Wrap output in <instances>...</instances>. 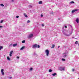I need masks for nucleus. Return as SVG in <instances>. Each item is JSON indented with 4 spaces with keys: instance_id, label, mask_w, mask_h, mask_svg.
Returning a JSON list of instances; mask_svg holds the SVG:
<instances>
[{
    "instance_id": "nucleus-1",
    "label": "nucleus",
    "mask_w": 79,
    "mask_h": 79,
    "mask_svg": "<svg viewBox=\"0 0 79 79\" xmlns=\"http://www.w3.org/2000/svg\"><path fill=\"white\" fill-rule=\"evenodd\" d=\"M63 33L64 34V35H67V36L69 35V32H68V31L67 30H63Z\"/></svg>"
},
{
    "instance_id": "nucleus-2",
    "label": "nucleus",
    "mask_w": 79,
    "mask_h": 79,
    "mask_svg": "<svg viewBox=\"0 0 79 79\" xmlns=\"http://www.w3.org/2000/svg\"><path fill=\"white\" fill-rule=\"evenodd\" d=\"M40 48L39 45H37V44H35L32 46L33 48Z\"/></svg>"
},
{
    "instance_id": "nucleus-3",
    "label": "nucleus",
    "mask_w": 79,
    "mask_h": 79,
    "mask_svg": "<svg viewBox=\"0 0 79 79\" xmlns=\"http://www.w3.org/2000/svg\"><path fill=\"white\" fill-rule=\"evenodd\" d=\"M45 53H46V56H49V51L48 49H46L45 50Z\"/></svg>"
},
{
    "instance_id": "nucleus-4",
    "label": "nucleus",
    "mask_w": 79,
    "mask_h": 79,
    "mask_svg": "<svg viewBox=\"0 0 79 79\" xmlns=\"http://www.w3.org/2000/svg\"><path fill=\"white\" fill-rule=\"evenodd\" d=\"M70 29H71V30H70V33H69L70 35V34H71L73 33V27H72L71 25H70Z\"/></svg>"
},
{
    "instance_id": "nucleus-5",
    "label": "nucleus",
    "mask_w": 79,
    "mask_h": 79,
    "mask_svg": "<svg viewBox=\"0 0 79 79\" xmlns=\"http://www.w3.org/2000/svg\"><path fill=\"white\" fill-rule=\"evenodd\" d=\"M59 70H60V71H64L65 70V69L64 67H59L58 68Z\"/></svg>"
},
{
    "instance_id": "nucleus-6",
    "label": "nucleus",
    "mask_w": 79,
    "mask_h": 79,
    "mask_svg": "<svg viewBox=\"0 0 79 79\" xmlns=\"http://www.w3.org/2000/svg\"><path fill=\"white\" fill-rule=\"evenodd\" d=\"M68 56V55L66 53H64L62 54V56L63 58H66V56Z\"/></svg>"
},
{
    "instance_id": "nucleus-7",
    "label": "nucleus",
    "mask_w": 79,
    "mask_h": 79,
    "mask_svg": "<svg viewBox=\"0 0 79 79\" xmlns=\"http://www.w3.org/2000/svg\"><path fill=\"white\" fill-rule=\"evenodd\" d=\"M4 70H3V69H1V74H2L3 76H4V75H5V73H4Z\"/></svg>"
},
{
    "instance_id": "nucleus-8",
    "label": "nucleus",
    "mask_w": 79,
    "mask_h": 79,
    "mask_svg": "<svg viewBox=\"0 0 79 79\" xmlns=\"http://www.w3.org/2000/svg\"><path fill=\"white\" fill-rule=\"evenodd\" d=\"M13 51H11L10 52V56H12V55H11L13 54Z\"/></svg>"
},
{
    "instance_id": "nucleus-9",
    "label": "nucleus",
    "mask_w": 79,
    "mask_h": 79,
    "mask_svg": "<svg viewBox=\"0 0 79 79\" xmlns=\"http://www.w3.org/2000/svg\"><path fill=\"white\" fill-rule=\"evenodd\" d=\"M32 36H33V34H30L28 36V38H31Z\"/></svg>"
},
{
    "instance_id": "nucleus-10",
    "label": "nucleus",
    "mask_w": 79,
    "mask_h": 79,
    "mask_svg": "<svg viewBox=\"0 0 79 79\" xmlns=\"http://www.w3.org/2000/svg\"><path fill=\"white\" fill-rule=\"evenodd\" d=\"M77 11V9H75L73 10L72 11V13H74L75 11Z\"/></svg>"
},
{
    "instance_id": "nucleus-11",
    "label": "nucleus",
    "mask_w": 79,
    "mask_h": 79,
    "mask_svg": "<svg viewBox=\"0 0 79 79\" xmlns=\"http://www.w3.org/2000/svg\"><path fill=\"white\" fill-rule=\"evenodd\" d=\"M76 22H77V24H79V19L77 18L76 19Z\"/></svg>"
},
{
    "instance_id": "nucleus-12",
    "label": "nucleus",
    "mask_w": 79,
    "mask_h": 79,
    "mask_svg": "<svg viewBox=\"0 0 79 79\" xmlns=\"http://www.w3.org/2000/svg\"><path fill=\"white\" fill-rule=\"evenodd\" d=\"M24 48H25V47L23 46L20 49V50H23V49H24Z\"/></svg>"
},
{
    "instance_id": "nucleus-13",
    "label": "nucleus",
    "mask_w": 79,
    "mask_h": 79,
    "mask_svg": "<svg viewBox=\"0 0 79 79\" xmlns=\"http://www.w3.org/2000/svg\"><path fill=\"white\" fill-rule=\"evenodd\" d=\"M7 59L8 61H10V58L9 57V56H7Z\"/></svg>"
},
{
    "instance_id": "nucleus-14",
    "label": "nucleus",
    "mask_w": 79,
    "mask_h": 79,
    "mask_svg": "<svg viewBox=\"0 0 79 79\" xmlns=\"http://www.w3.org/2000/svg\"><path fill=\"white\" fill-rule=\"evenodd\" d=\"M17 46V44H13V47H16Z\"/></svg>"
},
{
    "instance_id": "nucleus-15",
    "label": "nucleus",
    "mask_w": 79,
    "mask_h": 79,
    "mask_svg": "<svg viewBox=\"0 0 79 79\" xmlns=\"http://www.w3.org/2000/svg\"><path fill=\"white\" fill-rule=\"evenodd\" d=\"M23 15H24V16H25V17H26V18H27V17H28L27 15H26V13H24Z\"/></svg>"
},
{
    "instance_id": "nucleus-16",
    "label": "nucleus",
    "mask_w": 79,
    "mask_h": 79,
    "mask_svg": "<svg viewBox=\"0 0 79 79\" xmlns=\"http://www.w3.org/2000/svg\"><path fill=\"white\" fill-rule=\"evenodd\" d=\"M55 45L53 44L52 46L51 47V48H54V47H55Z\"/></svg>"
},
{
    "instance_id": "nucleus-17",
    "label": "nucleus",
    "mask_w": 79,
    "mask_h": 79,
    "mask_svg": "<svg viewBox=\"0 0 79 79\" xmlns=\"http://www.w3.org/2000/svg\"><path fill=\"white\" fill-rule=\"evenodd\" d=\"M52 76H55L56 75V73H53L52 74Z\"/></svg>"
},
{
    "instance_id": "nucleus-18",
    "label": "nucleus",
    "mask_w": 79,
    "mask_h": 79,
    "mask_svg": "<svg viewBox=\"0 0 79 79\" xmlns=\"http://www.w3.org/2000/svg\"><path fill=\"white\" fill-rule=\"evenodd\" d=\"M3 46H0V50H1V49H3Z\"/></svg>"
},
{
    "instance_id": "nucleus-19",
    "label": "nucleus",
    "mask_w": 79,
    "mask_h": 79,
    "mask_svg": "<svg viewBox=\"0 0 79 79\" xmlns=\"http://www.w3.org/2000/svg\"><path fill=\"white\" fill-rule=\"evenodd\" d=\"M39 4H42V1H40L39 2Z\"/></svg>"
},
{
    "instance_id": "nucleus-20",
    "label": "nucleus",
    "mask_w": 79,
    "mask_h": 79,
    "mask_svg": "<svg viewBox=\"0 0 79 79\" xmlns=\"http://www.w3.org/2000/svg\"><path fill=\"white\" fill-rule=\"evenodd\" d=\"M70 3L72 4V3H74V1H71L70 2Z\"/></svg>"
},
{
    "instance_id": "nucleus-21",
    "label": "nucleus",
    "mask_w": 79,
    "mask_h": 79,
    "mask_svg": "<svg viewBox=\"0 0 79 79\" xmlns=\"http://www.w3.org/2000/svg\"><path fill=\"white\" fill-rule=\"evenodd\" d=\"M65 27V28H67V26H64V27L63 28V29H64V28Z\"/></svg>"
},
{
    "instance_id": "nucleus-22",
    "label": "nucleus",
    "mask_w": 79,
    "mask_h": 79,
    "mask_svg": "<svg viewBox=\"0 0 79 79\" xmlns=\"http://www.w3.org/2000/svg\"><path fill=\"white\" fill-rule=\"evenodd\" d=\"M52 71V70L51 69H50L49 70V73H51Z\"/></svg>"
},
{
    "instance_id": "nucleus-23",
    "label": "nucleus",
    "mask_w": 79,
    "mask_h": 79,
    "mask_svg": "<svg viewBox=\"0 0 79 79\" xmlns=\"http://www.w3.org/2000/svg\"><path fill=\"white\" fill-rule=\"evenodd\" d=\"M0 6H4V5L3 4H1Z\"/></svg>"
},
{
    "instance_id": "nucleus-24",
    "label": "nucleus",
    "mask_w": 79,
    "mask_h": 79,
    "mask_svg": "<svg viewBox=\"0 0 79 79\" xmlns=\"http://www.w3.org/2000/svg\"><path fill=\"white\" fill-rule=\"evenodd\" d=\"M22 43L23 44H24V43H25V40H23L22 41Z\"/></svg>"
},
{
    "instance_id": "nucleus-25",
    "label": "nucleus",
    "mask_w": 79,
    "mask_h": 79,
    "mask_svg": "<svg viewBox=\"0 0 79 79\" xmlns=\"http://www.w3.org/2000/svg\"><path fill=\"white\" fill-rule=\"evenodd\" d=\"M32 68H30L29 69L30 71H32Z\"/></svg>"
},
{
    "instance_id": "nucleus-26",
    "label": "nucleus",
    "mask_w": 79,
    "mask_h": 79,
    "mask_svg": "<svg viewBox=\"0 0 79 79\" xmlns=\"http://www.w3.org/2000/svg\"><path fill=\"white\" fill-rule=\"evenodd\" d=\"M75 44H78V42L77 41H76L75 42Z\"/></svg>"
},
{
    "instance_id": "nucleus-27",
    "label": "nucleus",
    "mask_w": 79,
    "mask_h": 79,
    "mask_svg": "<svg viewBox=\"0 0 79 79\" xmlns=\"http://www.w3.org/2000/svg\"><path fill=\"white\" fill-rule=\"evenodd\" d=\"M31 22V21L30 20H28L27 22V23H29Z\"/></svg>"
},
{
    "instance_id": "nucleus-28",
    "label": "nucleus",
    "mask_w": 79,
    "mask_h": 79,
    "mask_svg": "<svg viewBox=\"0 0 79 79\" xmlns=\"http://www.w3.org/2000/svg\"><path fill=\"white\" fill-rule=\"evenodd\" d=\"M62 61H65V59H63V58L62 59Z\"/></svg>"
},
{
    "instance_id": "nucleus-29",
    "label": "nucleus",
    "mask_w": 79,
    "mask_h": 79,
    "mask_svg": "<svg viewBox=\"0 0 79 79\" xmlns=\"http://www.w3.org/2000/svg\"><path fill=\"white\" fill-rule=\"evenodd\" d=\"M12 44H11L9 45V46L11 47H12Z\"/></svg>"
},
{
    "instance_id": "nucleus-30",
    "label": "nucleus",
    "mask_w": 79,
    "mask_h": 79,
    "mask_svg": "<svg viewBox=\"0 0 79 79\" xmlns=\"http://www.w3.org/2000/svg\"><path fill=\"white\" fill-rule=\"evenodd\" d=\"M3 22V20H1L0 22V23H2Z\"/></svg>"
},
{
    "instance_id": "nucleus-31",
    "label": "nucleus",
    "mask_w": 79,
    "mask_h": 79,
    "mask_svg": "<svg viewBox=\"0 0 79 79\" xmlns=\"http://www.w3.org/2000/svg\"><path fill=\"white\" fill-rule=\"evenodd\" d=\"M32 6H29V8H32Z\"/></svg>"
},
{
    "instance_id": "nucleus-32",
    "label": "nucleus",
    "mask_w": 79,
    "mask_h": 79,
    "mask_svg": "<svg viewBox=\"0 0 79 79\" xmlns=\"http://www.w3.org/2000/svg\"><path fill=\"white\" fill-rule=\"evenodd\" d=\"M16 18H19V16H17Z\"/></svg>"
},
{
    "instance_id": "nucleus-33",
    "label": "nucleus",
    "mask_w": 79,
    "mask_h": 79,
    "mask_svg": "<svg viewBox=\"0 0 79 79\" xmlns=\"http://www.w3.org/2000/svg\"><path fill=\"white\" fill-rule=\"evenodd\" d=\"M17 59H19V56H17Z\"/></svg>"
},
{
    "instance_id": "nucleus-34",
    "label": "nucleus",
    "mask_w": 79,
    "mask_h": 79,
    "mask_svg": "<svg viewBox=\"0 0 79 79\" xmlns=\"http://www.w3.org/2000/svg\"><path fill=\"white\" fill-rule=\"evenodd\" d=\"M72 71L74 72V69H73L72 70Z\"/></svg>"
},
{
    "instance_id": "nucleus-35",
    "label": "nucleus",
    "mask_w": 79,
    "mask_h": 79,
    "mask_svg": "<svg viewBox=\"0 0 79 79\" xmlns=\"http://www.w3.org/2000/svg\"><path fill=\"white\" fill-rule=\"evenodd\" d=\"M9 79H12V77H9Z\"/></svg>"
},
{
    "instance_id": "nucleus-36",
    "label": "nucleus",
    "mask_w": 79,
    "mask_h": 79,
    "mask_svg": "<svg viewBox=\"0 0 79 79\" xmlns=\"http://www.w3.org/2000/svg\"><path fill=\"white\" fill-rule=\"evenodd\" d=\"M41 17H42L43 16V15H42V14H41Z\"/></svg>"
},
{
    "instance_id": "nucleus-37",
    "label": "nucleus",
    "mask_w": 79,
    "mask_h": 79,
    "mask_svg": "<svg viewBox=\"0 0 79 79\" xmlns=\"http://www.w3.org/2000/svg\"><path fill=\"white\" fill-rule=\"evenodd\" d=\"M42 26L43 27H44V24H42Z\"/></svg>"
},
{
    "instance_id": "nucleus-38",
    "label": "nucleus",
    "mask_w": 79,
    "mask_h": 79,
    "mask_svg": "<svg viewBox=\"0 0 79 79\" xmlns=\"http://www.w3.org/2000/svg\"><path fill=\"white\" fill-rule=\"evenodd\" d=\"M2 27H2V26H0V28H1Z\"/></svg>"
},
{
    "instance_id": "nucleus-39",
    "label": "nucleus",
    "mask_w": 79,
    "mask_h": 79,
    "mask_svg": "<svg viewBox=\"0 0 79 79\" xmlns=\"http://www.w3.org/2000/svg\"><path fill=\"white\" fill-rule=\"evenodd\" d=\"M12 2H14V0H12Z\"/></svg>"
},
{
    "instance_id": "nucleus-40",
    "label": "nucleus",
    "mask_w": 79,
    "mask_h": 79,
    "mask_svg": "<svg viewBox=\"0 0 79 79\" xmlns=\"http://www.w3.org/2000/svg\"><path fill=\"white\" fill-rule=\"evenodd\" d=\"M77 67H78V68H79V65H78V66H77Z\"/></svg>"
},
{
    "instance_id": "nucleus-41",
    "label": "nucleus",
    "mask_w": 79,
    "mask_h": 79,
    "mask_svg": "<svg viewBox=\"0 0 79 79\" xmlns=\"http://www.w3.org/2000/svg\"><path fill=\"white\" fill-rule=\"evenodd\" d=\"M58 48H60V46H59L58 47Z\"/></svg>"
},
{
    "instance_id": "nucleus-42",
    "label": "nucleus",
    "mask_w": 79,
    "mask_h": 79,
    "mask_svg": "<svg viewBox=\"0 0 79 79\" xmlns=\"http://www.w3.org/2000/svg\"><path fill=\"white\" fill-rule=\"evenodd\" d=\"M59 19V20H60V19Z\"/></svg>"
},
{
    "instance_id": "nucleus-43",
    "label": "nucleus",
    "mask_w": 79,
    "mask_h": 79,
    "mask_svg": "<svg viewBox=\"0 0 79 79\" xmlns=\"http://www.w3.org/2000/svg\"><path fill=\"white\" fill-rule=\"evenodd\" d=\"M35 55H36V54H35Z\"/></svg>"
}]
</instances>
